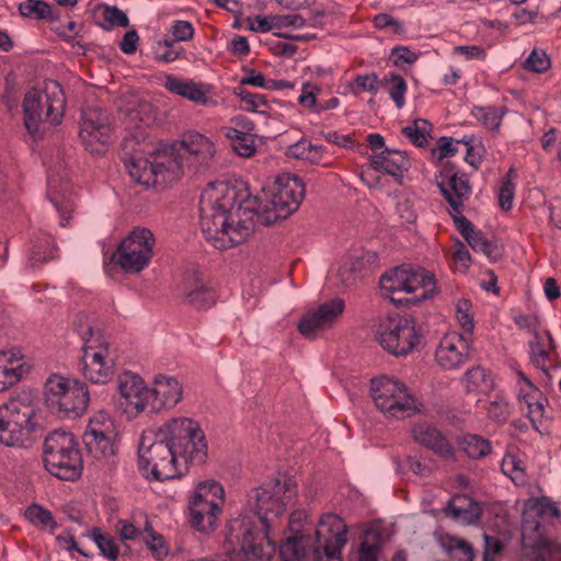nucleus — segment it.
Returning <instances> with one entry per match:
<instances>
[{
    "label": "nucleus",
    "mask_w": 561,
    "mask_h": 561,
    "mask_svg": "<svg viewBox=\"0 0 561 561\" xmlns=\"http://www.w3.org/2000/svg\"><path fill=\"white\" fill-rule=\"evenodd\" d=\"M296 494L291 479L283 483L277 480L270 488H257L251 492L249 502L254 501L259 524L247 516L228 523L226 542L231 546L227 551L231 561H270L275 553L271 531Z\"/></svg>",
    "instance_id": "nucleus-1"
},
{
    "label": "nucleus",
    "mask_w": 561,
    "mask_h": 561,
    "mask_svg": "<svg viewBox=\"0 0 561 561\" xmlns=\"http://www.w3.org/2000/svg\"><path fill=\"white\" fill-rule=\"evenodd\" d=\"M142 133L126 136L121 145V157L129 175L145 186L169 184L183 173V159H193L195 168L208 165L215 154L214 142L204 135L191 131L183 136L178 145L162 149H150Z\"/></svg>",
    "instance_id": "nucleus-2"
},
{
    "label": "nucleus",
    "mask_w": 561,
    "mask_h": 561,
    "mask_svg": "<svg viewBox=\"0 0 561 561\" xmlns=\"http://www.w3.org/2000/svg\"><path fill=\"white\" fill-rule=\"evenodd\" d=\"M255 198L225 183L210 184L201 194V229L218 250H227L248 240L255 228Z\"/></svg>",
    "instance_id": "nucleus-3"
},
{
    "label": "nucleus",
    "mask_w": 561,
    "mask_h": 561,
    "mask_svg": "<svg viewBox=\"0 0 561 561\" xmlns=\"http://www.w3.org/2000/svg\"><path fill=\"white\" fill-rule=\"evenodd\" d=\"M138 468L144 477L165 481L183 476L175 450L169 442L165 423L158 430L145 431L139 440Z\"/></svg>",
    "instance_id": "nucleus-4"
},
{
    "label": "nucleus",
    "mask_w": 561,
    "mask_h": 561,
    "mask_svg": "<svg viewBox=\"0 0 561 561\" xmlns=\"http://www.w3.org/2000/svg\"><path fill=\"white\" fill-rule=\"evenodd\" d=\"M380 289L394 305H414L436 293L434 274L423 267L397 266L379 280Z\"/></svg>",
    "instance_id": "nucleus-5"
},
{
    "label": "nucleus",
    "mask_w": 561,
    "mask_h": 561,
    "mask_svg": "<svg viewBox=\"0 0 561 561\" xmlns=\"http://www.w3.org/2000/svg\"><path fill=\"white\" fill-rule=\"evenodd\" d=\"M44 466L54 477L75 481L83 470L81 453L73 434L56 430L50 432L43 446Z\"/></svg>",
    "instance_id": "nucleus-6"
},
{
    "label": "nucleus",
    "mask_w": 561,
    "mask_h": 561,
    "mask_svg": "<svg viewBox=\"0 0 561 561\" xmlns=\"http://www.w3.org/2000/svg\"><path fill=\"white\" fill-rule=\"evenodd\" d=\"M66 99L62 89L57 82H51L42 95L38 90L26 92L23 100L24 125L33 137L44 131L45 123L57 125L65 113Z\"/></svg>",
    "instance_id": "nucleus-7"
},
{
    "label": "nucleus",
    "mask_w": 561,
    "mask_h": 561,
    "mask_svg": "<svg viewBox=\"0 0 561 561\" xmlns=\"http://www.w3.org/2000/svg\"><path fill=\"white\" fill-rule=\"evenodd\" d=\"M305 194V183L299 176H277L270 197L259 206V209L255 208V224L270 226L286 219L299 208Z\"/></svg>",
    "instance_id": "nucleus-8"
},
{
    "label": "nucleus",
    "mask_w": 561,
    "mask_h": 561,
    "mask_svg": "<svg viewBox=\"0 0 561 561\" xmlns=\"http://www.w3.org/2000/svg\"><path fill=\"white\" fill-rule=\"evenodd\" d=\"M165 432L183 473L187 471L188 465H202L206 461L208 447L196 422L187 417H174L165 423Z\"/></svg>",
    "instance_id": "nucleus-9"
},
{
    "label": "nucleus",
    "mask_w": 561,
    "mask_h": 561,
    "mask_svg": "<svg viewBox=\"0 0 561 561\" xmlns=\"http://www.w3.org/2000/svg\"><path fill=\"white\" fill-rule=\"evenodd\" d=\"M45 397L48 409L65 419L81 416L90 401V393L84 383L58 375H53L47 379Z\"/></svg>",
    "instance_id": "nucleus-10"
},
{
    "label": "nucleus",
    "mask_w": 561,
    "mask_h": 561,
    "mask_svg": "<svg viewBox=\"0 0 561 561\" xmlns=\"http://www.w3.org/2000/svg\"><path fill=\"white\" fill-rule=\"evenodd\" d=\"M35 408L23 399L13 398L0 405V444L25 447L31 443Z\"/></svg>",
    "instance_id": "nucleus-11"
},
{
    "label": "nucleus",
    "mask_w": 561,
    "mask_h": 561,
    "mask_svg": "<svg viewBox=\"0 0 561 561\" xmlns=\"http://www.w3.org/2000/svg\"><path fill=\"white\" fill-rule=\"evenodd\" d=\"M422 337L421 325L412 317H387L379 325L378 342L394 356H405L417 350Z\"/></svg>",
    "instance_id": "nucleus-12"
},
{
    "label": "nucleus",
    "mask_w": 561,
    "mask_h": 561,
    "mask_svg": "<svg viewBox=\"0 0 561 561\" xmlns=\"http://www.w3.org/2000/svg\"><path fill=\"white\" fill-rule=\"evenodd\" d=\"M370 396L376 407L390 417L404 419L417 411L416 400L405 385L388 376L370 380Z\"/></svg>",
    "instance_id": "nucleus-13"
},
{
    "label": "nucleus",
    "mask_w": 561,
    "mask_h": 561,
    "mask_svg": "<svg viewBox=\"0 0 561 561\" xmlns=\"http://www.w3.org/2000/svg\"><path fill=\"white\" fill-rule=\"evenodd\" d=\"M154 241L149 229L137 227L121 241L111 260L125 273H139L151 262Z\"/></svg>",
    "instance_id": "nucleus-14"
},
{
    "label": "nucleus",
    "mask_w": 561,
    "mask_h": 561,
    "mask_svg": "<svg viewBox=\"0 0 561 561\" xmlns=\"http://www.w3.org/2000/svg\"><path fill=\"white\" fill-rule=\"evenodd\" d=\"M79 333L83 342L80 366L84 378L92 383H106L114 375L107 346L90 325L82 327Z\"/></svg>",
    "instance_id": "nucleus-15"
},
{
    "label": "nucleus",
    "mask_w": 561,
    "mask_h": 561,
    "mask_svg": "<svg viewBox=\"0 0 561 561\" xmlns=\"http://www.w3.org/2000/svg\"><path fill=\"white\" fill-rule=\"evenodd\" d=\"M225 502V491L216 481L198 483L190 501L191 525L201 533L214 529Z\"/></svg>",
    "instance_id": "nucleus-16"
},
{
    "label": "nucleus",
    "mask_w": 561,
    "mask_h": 561,
    "mask_svg": "<svg viewBox=\"0 0 561 561\" xmlns=\"http://www.w3.org/2000/svg\"><path fill=\"white\" fill-rule=\"evenodd\" d=\"M347 542V527L343 519L332 513L324 514L316 530L312 545L314 561H342L341 550Z\"/></svg>",
    "instance_id": "nucleus-17"
},
{
    "label": "nucleus",
    "mask_w": 561,
    "mask_h": 561,
    "mask_svg": "<svg viewBox=\"0 0 561 561\" xmlns=\"http://www.w3.org/2000/svg\"><path fill=\"white\" fill-rule=\"evenodd\" d=\"M472 340L470 336L458 333H446L436 347L435 359L437 365L445 369H458L470 358Z\"/></svg>",
    "instance_id": "nucleus-18"
},
{
    "label": "nucleus",
    "mask_w": 561,
    "mask_h": 561,
    "mask_svg": "<svg viewBox=\"0 0 561 561\" xmlns=\"http://www.w3.org/2000/svg\"><path fill=\"white\" fill-rule=\"evenodd\" d=\"M345 309L342 298L323 302L316 310L304 314L298 323L299 332L307 339H314L320 332L331 328Z\"/></svg>",
    "instance_id": "nucleus-19"
},
{
    "label": "nucleus",
    "mask_w": 561,
    "mask_h": 561,
    "mask_svg": "<svg viewBox=\"0 0 561 561\" xmlns=\"http://www.w3.org/2000/svg\"><path fill=\"white\" fill-rule=\"evenodd\" d=\"M114 431L111 420L99 415L90 420L82 439L88 453L94 458H106L115 454Z\"/></svg>",
    "instance_id": "nucleus-20"
},
{
    "label": "nucleus",
    "mask_w": 561,
    "mask_h": 561,
    "mask_svg": "<svg viewBox=\"0 0 561 561\" xmlns=\"http://www.w3.org/2000/svg\"><path fill=\"white\" fill-rule=\"evenodd\" d=\"M117 389L124 399L122 404L126 410L134 409L136 413L149 411V392L142 378L133 373H124L118 377Z\"/></svg>",
    "instance_id": "nucleus-21"
},
{
    "label": "nucleus",
    "mask_w": 561,
    "mask_h": 561,
    "mask_svg": "<svg viewBox=\"0 0 561 561\" xmlns=\"http://www.w3.org/2000/svg\"><path fill=\"white\" fill-rule=\"evenodd\" d=\"M149 393V412H159L162 409L175 407L183 398L181 383L176 378L159 375L154 379L153 388Z\"/></svg>",
    "instance_id": "nucleus-22"
},
{
    "label": "nucleus",
    "mask_w": 561,
    "mask_h": 561,
    "mask_svg": "<svg viewBox=\"0 0 561 561\" xmlns=\"http://www.w3.org/2000/svg\"><path fill=\"white\" fill-rule=\"evenodd\" d=\"M79 135L87 147L94 144L106 145L111 136V124L106 113L94 107L84 110Z\"/></svg>",
    "instance_id": "nucleus-23"
},
{
    "label": "nucleus",
    "mask_w": 561,
    "mask_h": 561,
    "mask_svg": "<svg viewBox=\"0 0 561 561\" xmlns=\"http://www.w3.org/2000/svg\"><path fill=\"white\" fill-rule=\"evenodd\" d=\"M411 433L417 444L432 450L436 456L446 460L456 459L454 446L436 426L428 423H417L413 426Z\"/></svg>",
    "instance_id": "nucleus-24"
},
{
    "label": "nucleus",
    "mask_w": 561,
    "mask_h": 561,
    "mask_svg": "<svg viewBox=\"0 0 561 561\" xmlns=\"http://www.w3.org/2000/svg\"><path fill=\"white\" fill-rule=\"evenodd\" d=\"M437 186L446 202L455 211V216H461L463 210V203L470 197L472 193V187L470 185L468 175L465 173L453 174L448 181V186L444 183V181H437Z\"/></svg>",
    "instance_id": "nucleus-25"
},
{
    "label": "nucleus",
    "mask_w": 561,
    "mask_h": 561,
    "mask_svg": "<svg viewBox=\"0 0 561 561\" xmlns=\"http://www.w3.org/2000/svg\"><path fill=\"white\" fill-rule=\"evenodd\" d=\"M370 163L374 170L385 172L396 179H402L403 173L411 167L405 152L389 148L374 153L370 157Z\"/></svg>",
    "instance_id": "nucleus-26"
},
{
    "label": "nucleus",
    "mask_w": 561,
    "mask_h": 561,
    "mask_svg": "<svg viewBox=\"0 0 561 561\" xmlns=\"http://www.w3.org/2000/svg\"><path fill=\"white\" fill-rule=\"evenodd\" d=\"M237 125L242 129L230 127L226 136L231 140L233 151L243 158H250L256 152L255 136L250 133L253 129V123L245 117H237Z\"/></svg>",
    "instance_id": "nucleus-27"
},
{
    "label": "nucleus",
    "mask_w": 561,
    "mask_h": 561,
    "mask_svg": "<svg viewBox=\"0 0 561 561\" xmlns=\"http://www.w3.org/2000/svg\"><path fill=\"white\" fill-rule=\"evenodd\" d=\"M446 514L462 524L477 523L481 517V508L472 497L465 494L453 496L447 504Z\"/></svg>",
    "instance_id": "nucleus-28"
},
{
    "label": "nucleus",
    "mask_w": 561,
    "mask_h": 561,
    "mask_svg": "<svg viewBox=\"0 0 561 561\" xmlns=\"http://www.w3.org/2000/svg\"><path fill=\"white\" fill-rule=\"evenodd\" d=\"M286 156L288 158L305 160L316 165H331L325 147L322 145L311 144L306 139H301L290 145L286 149Z\"/></svg>",
    "instance_id": "nucleus-29"
},
{
    "label": "nucleus",
    "mask_w": 561,
    "mask_h": 561,
    "mask_svg": "<svg viewBox=\"0 0 561 561\" xmlns=\"http://www.w3.org/2000/svg\"><path fill=\"white\" fill-rule=\"evenodd\" d=\"M27 371L21 357L13 352H0V392L20 381Z\"/></svg>",
    "instance_id": "nucleus-30"
},
{
    "label": "nucleus",
    "mask_w": 561,
    "mask_h": 561,
    "mask_svg": "<svg viewBox=\"0 0 561 561\" xmlns=\"http://www.w3.org/2000/svg\"><path fill=\"white\" fill-rule=\"evenodd\" d=\"M164 88L176 95L183 96L190 101L202 103L204 105L210 102L206 95L203 84L196 83L192 80H183L174 76H167Z\"/></svg>",
    "instance_id": "nucleus-31"
},
{
    "label": "nucleus",
    "mask_w": 561,
    "mask_h": 561,
    "mask_svg": "<svg viewBox=\"0 0 561 561\" xmlns=\"http://www.w3.org/2000/svg\"><path fill=\"white\" fill-rule=\"evenodd\" d=\"M311 548L310 538L295 535L280 545L279 556L282 561H309Z\"/></svg>",
    "instance_id": "nucleus-32"
},
{
    "label": "nucleus",
    "mask_w": 561,
    "mask_h": 561,
    "mask_svg": "<svg viewBox=\"0 0 561 561\" xmlns=\"http://www.w3.org/2000/svg\"><path fill=\"white\" fill-rule=\"evenodd\" d=\"M462 382L469 392H488L493 389L492 376L482 366H474L466 371Z\"/></svg>",
    "instance_id": "nucleus-33"
},
{
    "label": "nucleus",
    "mask_w": 561,
    "mask_h": 561,
    "mask_svg": "<svg viewBox=\"0 0 561 561\" xmlns=\"http://www.w3.org/2000/svg\"><path fill=\"white\" fill-rule=\"evenodd\" d=\"M154 122L153 107L149 102L139 101L134 107L127 110L125 124L128 129H140Z\"/></svg>",
    "instance_id": "nucleus-34"
},
{
    "label": "nucleus",
    "mask_w": 561,
    "mask_h": 561,
    "mask_svg": "<svg viewBox=\"0 0 561 561\" xmlns=\"http://www.w3.org/2000/svg\"><path fill=\"white\" fill-rule=\"evenodd\" d=\"M233 94L241 100L242 108L244 111L268 115L271 106L265 95L251 93L247 91L245 88H242V85H237L233 89Z\"/></svg>",
    "instance_id": "nucleus-35"
},
{
    "label": "nucleus",
    "mask_w": 561,
    "mask_h": 561,
    "mask_svg": "<svg viewBox=\"0 0 561 561\" xmlns=\"http://www.w3.org/2000/svg\"><path fill=\"white\" fill-rule=\"evenodd\" d=\"M505 113V107L497 106H473L471 108V115L491 131L500 129Z\"/></svg>",
    "instance_id": "nucleus-36"
},
{
    "label": "nucleus",
    "mask_w": 561,
    "mask_h": 561,
    "mask_svg": "<svg viewBox=\"0 0 561 561\" xmlns=\"http://www.w3.org/2000/svg\"><path fill=\"white\" fill-rule=\"evenodd\" d=\"M185 301L197 309H205L215 304V296L206 284L195 280L193 287L185 294Z\"/></svg>",
    "instance_id": "nucleus-37"
},
{
    "label": "nucleus",
    "mask_w": 561,
    "mask_h": 561,
    "mask_svg": "<svg viewBox=\"0 0 561 561\" xmlns=\"http://www.w3.org/2000/svg\"><path fill=\"white\" fill-rule=\"evenodd\" d=\"M459 445L466 455L471 459H480L491 453L490 440L476 434L465 435L459 440Z\"/></svg>",
    "instance_id": "nucleus-38"
},
{
    "label": "nucleus",
    "mask_w": 561,
    "mask_h": 561,
    "mask_svg": "<svg viewBox=\"0 0 561 561\" xmlns=\"http://www.w3.org/2000/svg\"><path fill=\"white\" fill-rule=\"evenodd\" d=\"M66 178H67V174H60L59 170L49 168L48 174H47L49 197L60 215V226H62V227H65L67 225V221L69 219V217H67V218L65 217V214L69 213V207L60 205L57 199V196H55V195L58 193L59 187L62 188V182L66 180Z\"/></svg>",
    "instance_id": "nucleus-39"
},
{
    "label": "nucleus",
    "mask_w": 561,
    "mask_h": 561,
    "mask_svg": "<svg viewBox=\"0 0 561 561\" xmlns=\"http://www.w3.org/2000/svg\"><path fill=\"white\" fill-rule=\"evenodd\" d=\"M454 224L471 249L476 252L482 247L483 242L486 240L484 234L474 229L473 225L469 219H467L463 215L461 216H453Z\"/></svg>",
    "instance_id": "nucleus-40"
},
{
    "label": "nucleus",
    "mask_w": 561,
    "mask_h": 561,
    "mask_svg": "<svg viewBox=\"0 0 561 561\" xmlns=\"http://www.w3.org/2000/svg\"><path fill=\"white\" fill-rule=\"evenodd\" d=\"M432 130V124L426 119L417 118L411 125L404 126L401 133L416 147H424Z\"/></svg>",
    "instance_id": "nucleus-41"
},
{
    "label": "nucleus",
    "mask_w": 561,
    "mask_h": 561,
    "mask_svg": "<svg viewBox=\"0 0 561 561\" xmlns=\"http://www.w3.org/2000/svg\"><path fill=\"white\" fill-rule=\"evenodd\" d=\"M443 545L454 561H473L474 559L472 546L461 538L448 537Z\"/></svg>",
    "instance_id": "nucleus-42"
},
{
    "label": "nucleus",
    "mask_w": 561,
    "mask_h": 561,
    "mask_svg": "<svg viewBox=\"0 0 561 561\" xmlns=\"http://www.w3.org/2000/svg\"><path fill=\"white\" fill-rule=\"evenodd\" d=\"M21 15L37 20H55L50 5L42 0H25L20 3Z\"/></svg>",
    "instance_id": "nucleus-43"
},
{
    "label": "nucleus",
    "mask_w": 561,
    "mask_h": 561,
    "mask_svg": "<svg viewBox=\"0 0 561 561\" xmlns=\"http://www.w3.org/2000/svg\"><path fill=\"white\" fill-rule=\"evenodd\" d=\"M534 546L537 550V561H561V545L548 541L537 534Z\"/></svg>",
    "instance_id": "nucleus-44"
},
{
    "label": "nucleus",
    "mask_w": 561,
    "mask_h": 561,
    "mask_svg": "<svg viewBox=\"0 0 561 561\" xmlns=\"http://www.w3.org/2000/svg\"><path fill=\"white\" fill-rule=\"evenodd\" d=\"M381 538L375 531L365 534L358 550V561H377Z\"/></svg>",
    "instance_id": "nucleus-45"
},
{
    "label": "nucleus",
    "mask_w": 561,
    "mask_h": 561,
    "mask_svg": "<svg viewBox=\"0 0 561 561\" xmlns=\"http://www.w3.org/2000/svg\"><path fill=\"white\" fill-rule=\"evenodd\" d=\"M145 531L147 534L145 542L148 549L151 551V554L158 560L167 557L169 550L162 536L156 533L148 522L146 523Z\"/></svg>",
    "instance_id": "nucleus-46"
},
{
    "label": "nucleus",
    "mask_w": 561,
    "mask_h": 561,
    "mask_svg": "<svg viewBox=\"0 0 561 561\" xmlns=\"http://www.w3.org/2000/svg\"><path fill=\"white\" fill-rule=\"evenodd\" d=\"M26 519L35 526L56 528L57 524L48 510L43 506L33 504L25 511Z\"/></svg>",
    "instance_id": "nucleus-47"
},
{
    "label": "nucleus",
    "mask_w": 561,
    "mask_h": 561,
    "mask_svg": "<svg viewBox=\"0 0 561 561\" xmlns=\"http://www.w3.org/2000/svg\"><path fill=\"white\" fill-rule=\"evenodd\" d=\"M502 471L511 477L512 481L517 485H524L527 482L526 473L522 461L513 455L506 456L502 461Z\"/></svg>",
    "instance_id": "nucleus-48"
},
{
    "label": "nucleus",
    "mask_w": 561,
    "mask_h": 561,
    "mask_svg": "<svg viewBox=\"0 0 561 561\" xmlns=\"http://www.w3.org/2000/svg\"><path fill=\"white\" fill-rule=\"evenodd\" d=\"M456 313L458 322L463 330L462 334L471 337L474 329V322L470 301L466 299L458 300L456 304Z\"/></svg>",
    "instance_id": "nucleus-49"
},
{
    "label": "nucleus",
    "mask_w": 561,
    "mask_h": 561,
    "mask_svg": "<svg viewBox=\"0 0 561 561\" xmlns=\"http://www.w3.org/2000/svg\"><path fill=\"white\" fill-rule=\"evenodd\" d=\"M93 539L102 556L111 561H115L118 557L119 550L116 540L110 535H103L99 530L93 531Z\"/></svg>",
    "instance_id": "nucleus-50"
},
{
    "label": "nucleus",
    "mask_w": 561,
    "mask_h": 561,
    "mask_svg": "<svg viewBox=\"0 0 561 561\" xmlns=\"http://www.w3.org/2000/svg\"><path fill=\"white\" fill-rule=\"evenodd\" d=\"M385 81L392 84L389 94L396 106L398 108L403 107L405 103L404 95L408 89L405 80L400 75L392 73L390 78L385 79Z\"/></svg>",
    "instance_id": "nucleus-51"
},
{
    "label": "nucleus",
    "mask_w": 561,
    "mask_h": 561,
    "mask_svg": "<svg viewBox=\"0 0 561 561\" xmlns=\"http://www.w3.org/2000/svg\"><path fill=\"white\" fill-rule=\"evenodd\" d=\"M486 414L495 422L503 423L510 415V405L503 398H495L484 407Z\"/></svg>",
    "instance_id": "nucleus-52"
},
{
    "label": "nucleus",
    "mask_w": 561,
    "mask_h": 561,
    "mask_svg": "<svg viewBox=\"0 0 561 561\" xmlns=\"http://www.w3.org/2000/svg\"><path fill=\"white\" fill-rule=\"evenodd\" d=\"M49 240H45V244L38 243L35 244L31 251L28 261L32 267H36L43 263L48 262L55 257L54 251L55 248H49Z\"/></svg>",
    "instance_id": "nucleus-53"
},
{
    "label": "nucleus",
    "mask_w": 561,
    "mask_h": 561,
    "mask_svg": "<svg viewBox=\"0 0 561 561\" xmlns=\"http://www.w3.org/2000/svg\"><path fill=\"white\" fill-rule=\"evenodd\" d=\"M547 399L541 394L538 399L529 402L528 417L533 423L534 428L540 432V428L545 425V410Z\"/></svg>",
    "instance_id": "nucleus-54"
},
{
    "label": "nucleus",
    "mask_w": 561,
    "mask_h": 561,
    "mask_svg": "<svg viewBox=\"0 0 561 561\" xmlns=\"http://www.w3.org/2000/svg\"><path fill=\"white\" fill-rule=\"evenodd\" d=\"M530 347V360L531 363L547 371L545 368L546 359L548 358V352L545 350L543 341L540 339L538 334L535 335V339L529 343Z\"/></svg>",
    "instance_id": "nucleus-55"
},
{
    "label": "nucleus",
    "mask_w": 561,
    "mask_h": 561,
    "mask_svg": "<svg viewBox=\"0 0 561 561\" xmlns=\"http://www.w3.org/2000/svg\"><path fill=\"white\" fill-rule=\"evenodd\" d=\"M524 66L531 71L543 72L550 67V58L543 50L534 49Z\"/></svg>",
    "instance_id": "nucleus-56"
},
{
    "label": "nucleus",
    "mask_w": 561,
    "mask_h": 561,
    "mask_svg": "<svg viewBox=\"0 0 561 561\" xmlns=\"http://www.w3.org/2000/svg\"><path fill=\"white\" fill-rule=\"evenodd\" d=\"M353 84L355 85V93H360L363 91L376 93L378 91L380 81L376 73H369L365 76H356Z\"/></svg>",
    "instance_id": "nucleus-57"
},
{
    "label": "nucleus",
    "mask_w": 561,
    "mask_h": 561,
    "mask_svg": "<svg viewBox=\"0 0 561 561\" xmlns=\"http://www.w3.org/2000/svg\"><path fill=\"white\" fill-rule=\"evenodd\" d=\"M390 57L393 58V64L397 67L404 64L412 65L419 58L417 54L410 50L407 46H397L392 48Z\"/></svg>",
    "instance_id": "nucleus-58"
},
{
    "label": "nucleus",
    "mask_w": 561,
    "mask_h": 561,
    "mask_svg": "<svg viewBox=\"0 0 561 561\" xmlns=\"http://www.w3.org/2000/svg\"><path fill=\"white\" fill-rule=\"evenodd\" d=\"M319 91V87L313 85L310 82L304 83L302 93L298 98L299 104L308 108H313L316 111V107L318 106L317 95Z\"/></svg>",
    "instance_id": "nucleus-59"
},
{
    "label": "nucleus",
    "mask_w": 561,
    "mask_h": 561,
    "mask_svg": "<svg viewBox=\"0 0 561 561\" xmlns=\"http://www.w3.org/2000/svg\"><path fill=\"white\" fill-rule=\"evenodd\" d=\"M531 511H534L536 515L539 517L552 516L558 518L560 516L559 508L552 502L545 497L536 500L531 507Z\"/></svg>",
    "instance_id": "nucleus-60"
},
{
    "label": "nucleus",
    "mask_w": 561,
    "mask_h": 561,
    "mask_svg": "<svg viewBox=\"0 0 561 561\" xmlns=\"http://www.w3.org/2000/svg\"><path fill=\"white\" fill-rule=\"evenodd\" d=\"M275 23L277 28L293 26L296 28H300L307 24V20L302 18L300 14L290 13L285 15H274Z\"/></svg>",
    "instance_id": "nucleus-61"
},
{
    "label": "nucleus",
    "mask_w": 561,
    "mask_h": 561,
    "mask_svg": "<svg viewBox=\"0 0 561 561\" xmlns=\"http://www.w3.org/2000/svg\"><path fill=\"white\" fill-rule=\"evenodd\" d=\"M103 16L112 25L127 27L129 24L127 15L117 7H106Z\"/></svg>",
    "instance_id": "nucleus-62"
},
{
    "label": "nucleus",
    "mask_w": 561,
    "mask_h": 561,
    "mask_svg": "<svg viewBox=\"0 0 561 561\" xmlns=\"http://www.w3.org/2000/svg\"><path fill=\"white\" fill-rule=\"evenodd\" d=\"M502 550L503 543L496 537L484 535L483 561H495Z\"/></svg>",
    "instance_id": "nucleus-63"
},
{
    "label": "nucleus",
    "mask_w": 561,
    "mask_h": 561,
    "mask_svg": "<svg viewBox=\"0 0 561 561\" xmlns=\"http://www.w3.org/2000/svg\"><path fill=\"white\" fill-rule=\"evenodd\" d=\"M175 41H188L194 35V28L188 21H176L170 28Z\"/></svg>",
    "instance_id": "nucleus-64"
}]
</instances>
